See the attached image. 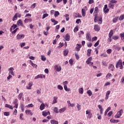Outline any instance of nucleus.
<instances>
[{"mask_svg": "<svg viewBox=\"0 0 124 124\" xmlns=\"http://www.w3.org/2000/svg\"><path fill=\"white\" fill-rule=\"evenodd\" d=\"M17 28V25L16 24H13L10 29V31H11V32L12 33V34H14L15 33H16V32H17V31H18V30H19V28Z\"/></svg>", "mask_w": 124, "mask_h": 124, "instance_id": "obj_1", "label": "nucleus"}, {"mask_svg": "<svg viewBox=\"0 0 124 124\" xmlns=\"http://www.w3.org/2000/svg\"><path fill=\"white\" fill-rule=\"evenodd\" d=\"M94 22L96 23L97 22L98 24L101 25L102 24V17L97 16V15L95 16V18L94 19Z\"/></svg>", "mask_w": 124, "mask_h": 124, "instance_id": "obj_2", "label": "nucleus"}, {"mask_svg": "<svg viewBox=\"0 0 124 124\" xmlns=\"http://www.w3.org/2000/svg\"><path fill=\"white\" fill-rule=\"evenodd\" d=\"M123 114H124V109H121L117 112L116 115H115L114 116V118L115 119H120Z\"/></svg>", "mask_w": 124, "mask_h": 124, "instance_id": "obj_3", "label": "nucleus"}, {"mask_svg": "<svg viewBox=\"0 0 124 124\" xmlns=\"http://www.w3.org/2000/svg\"><path fill=\"white\" fill-rule=\"evenodd\" d=\"M118 1L116 0H111L109 3H108V7L111 9H114V3H117Z\"/></svg>", "mask_w": 124, "mask_h": 124, "instance_id": "obj_4", "label": "nucleus"}, {"mask_svg": "<svg viewBox=\"0 0 124 124\" xmlns=\"http://www.w3.org/2000/svg\"><path fill=\"white\" fill-rule=\"evenodd\" d=\"M119 67H120V69H123V62L121 60H119L116 64V68H119Z\"/></svg>", "mask_w": 124, "mask_h": 124, "instance_id": "obj_5", "label": "nucleus"}, {"mask_svg": "<svg viewBox=\"0 0 124 124\" xmlns=\"http://www.w3.org/2000/svg\"><path fill=\"white\" fill-rule=\"evenodd\" d=\"M86 115H87V119H92L93 118V113L91 109H87L86 111Z\"/></svg>", "mask_w": 124, "mask_h": 124, "instance_id": "obj_6", "label": "nucleus"}, {"mask_svg": "<svg viewBox=\"0 0 124 124\" xmlns=\"http://www.w3.org/2000/svg\"><path fill=\"white\" fill-rule=\"evenodd\" d=\"M54 69L57 72L62 71V66L60 65H55L54 67Z\"/></svg>", "mask_w": 124, "mask_h": 124, "instance_id": "obj_7", "label": "nucleus"}, {"mask_svg": "<svg viewBox=\"0 0 124 124\" xmlns=\"http://www.w3.org/2000/svg\"><path fill=\"white\" fill-rule=\"evenodd\" d=\"M24 38H25V35L24 34H18L16 35V39L17 40H22V39H24Z\"/></svg>", "mask_w": 124, "mask_h": 124, "instance_id": "obj_8", "label": "nucleus"}, {"mask_svg": "<svg viewBox=\"0 0 124 124\" xmlns=\"http://www.w3.org/2000/svg\"><path fill=\"white\" fill-rule=\"evenodd\" d=\"M43 78H45V75L43 74H39L35 77L34 80H36V79H43Z\"/></svg>", "mask_w": 124, "mask_h": 124, "instance_id": "obj_9", "label": "nucleus"}, {"mask_svg": "<svg viewBox=\"0 0 124 124\" xmlns=\"http://www.w3.org/2000/svg\"><path fill=\"white\" fill-rule=\"evenodd\" d=\"M109 10L108 8V5H107V4H105L103 8V11L105 14H107V13H108V12H109Z\"/></svg>", "mask_w": 124, "mask_h": 124, "instance_id": "obj_10", "label": "nucleus"}, {"mask_svg": "<svg viewBox=\"0 0 124 124\" xmlns=\"http://www.w3.org/2000/svg\"><path fill=\"white\" fill-rule=\"evenodd\" d=\"M18 99H16L14 100L13 103V104H14V108H16V109H17L18 108Z\"/></svg>", "mask_w": 124, "mask_h": 124, "instance_id": "obj_11", "label": "nucleus"}, {"mask_svg": "<svg viewBox=\"0 0 124 124\" xmlns=\"http://www.w3.org/2000/svg\"><path fill=\"white\" fill-rule=\"evenodd\" d=\"M9 74H11V75H13V76H14L15 75V74L14 73V68L13 67H10L9 70Z\"/></svg>", "mask_w": 124, "mask_h": 124, "instance_id": "obj_12", "label": "nucleus"}, {"mask_svg": "<svg viewBox=\"0 0 124 124\" xmlns=\"http://www.w3.org/2000/svg\"><path fill=\"white\" fill-rule=\"evenodd\" d=\"M94 30L95 31H100V27H99V25L97 24H95L94 25Z\"/></svg>", "mask_w": 124, "mask_h": 124, "instance_id": "obj_13", "label": "nucleus"}, {"mask_svg": "<svg viewBox=\"0 0 124 124\" xmlns=\"http://www.w3.org/2000/svg\"><path fill=\"white\" fill-rule=\"evenodd\" d=\"M32 85H33L32 82H29L28 83V86H26V89L27 90H31V87H32Z\"/></svg>", "mask_w": 124, "mask_h": 124, "instance_id": "obj_14", "label": "nucleus"}, {"mask_svg": "<svg viewBox=\"0 0 124 124\" xmlns=\"http://www.w3.org/2000/svg\"><path fill=\"white\" fill-rule=\"evenodd\" d=\"M82 47V45L77 44L75 48V50L78 51H80L81 48Z\"/></svg>", "mask_w": 124, "mask_h": 124, "instance_id": "obj_15", "label": "nucleus"}, {"mask_svg": "<svg viewBox=\"0 0 124 124\" xmlns=\"http://www.w3.org/2000/svg\"><path fill=\"white\" fill-rule=\"evenodd\" d=\"M86 39L88 41H91L92 37H91V34H90V33H86Z\"/></svg>", "mask_w": 124, "mask_h": 124, "instance_id": "obj_16", "label": "nucleus"}, {"mask_svg": "<svg viewBox=\"0 0 124 124\" xmlns=\"http://www.w3.org/2000/svg\"><path fill=\"white\" fill-rule=\"evenodd\" d=\"M108 69H110V71H114V70L115 69V66L112 64H109Z\"/></svg>", "mask_w": 124, "mask_h": 124, "instance_id": "obj_17", "label": "nucleus"}, {"mask_svg": "<svg viewBox=\"0 0 124 124\" xmlns=\"http://www.w3.org/2000/svg\"><path fill=\"white\" fill-rule=\"evenodd\" d=\"M111 93V91H108L106 93V97H105V99L106 100H107L108 98H109V95Z\"/></svg>", "mask_w": 124, "mask_h": 124, "instance_id": "obj_18", "label": "nucleus"}, {"mask_svg": "<svg viewBox=\"0 0 124 124\" xmlns=\"http://www.w3.org/2000/svg\"><path fill=\"white\" fill-rule=\"evenodd\" d=\"M42 115L44 117H46L47 115H50V111H44L42 112Z\"/></svg>", "mask_w": 124, "mask_h": 124, "instance_id": "obj_19", "label": "nucleus"}, {"mask_svg": "<svg viewBox=\"0 0 124 124\" xmlns=\"http://www.w3.org/2000/svg\"><path fill=\"white\" fill-rule=\"evenodd\" d=\"M25 113L26 115H30L31 116H32V112H31V110L30 109L26 110Z\"/></svg>", "mask_w": 124, "mask_h": 124, "instance_id": "obj_20", "label": "nucleus"}, {"mask_svg": "<svg viewBox=\"0 0 124 124\" xmlns=\"http://www.w3.org/2000/svg\"><path fill=\"white\" fill-rule=\"evenodd\" d=\"M110 123H112V124H116L117 123H119L120 122V120H115V119H111L110 120Z\"/></svg>", "mask_w": 124, "mask_h": 124, "instance_id": "obj_21", "label": "nucleus"}, {"mask_svg": "<svg viewBox=\"0 0 124 124\" xmlns=\"http://www.w3.org/2000/svg\"><path fill=\"white\" fill-rule=\"evenodd\" d=\"M18 19V13H16L14 16L13 17L12 21L14 22V21H16Z\"/></svg>", "mask_w": 124, "mask_h": 124, "instance_id": "obj_22", "label": "nucleus"}, {"mask_svg": "<svg viewBox=\"0 0 124 124\" xmlns=\"http://www.w3.org/2000/svg\"><path fill=\"white\" fill-rule=\"evenodd\" d=\"M17 25L18 26H21V27H24V25H23V22L22 21V20L19 19L17 22Z\"/></svg>", "mask_w": 124, "mask_h": 124, "instance_id": "obj_23", "label": "nucleus"}, {"mask_svg": "<svg viewBox=\"0 0 124 124\" xmlns=\"http://www.w3.org/2000/svg\"><path fill=\"white\" fill-rule=\"evenodd\" d=\"M66 110V107H64L59 109V113H63V112H64V111H65Z\"/></svg>", "mask_w": 124, "mask_h": 124, "instance_id": "obj_24", "label": "nucleus"}, {"mask_svg": "<svg viewBox=\"0 0 124 124\" xmlns=\"http://www.w3.org/2000/svg\"><path fill=\"white\" fill-rule=\"evenodd\" d=\"M58 102V97L55 96L53 97V100L52 101V104H55Z\"/></svg>", "mask_w": 124, "mask_h": 124, "instance_id": "obj_25", "label": "nucleus"}, {"mask_svg": "<svg viewBox=\"0 0 124 124\" xmlns=\"http://www.w3.org/2000/svg\"><path fill=\"white\" fill-rule=\"evenodd\" d=\"M44 109H45V105L44 103H42L40 106V109L42 111L43 110H44Z\"/></svg>", "mask_w": 124, "mask_h": 124, "instance_id": "obj_26", "label": "nucleus"}, {"mask_svg": "<svg viewBox=\"0 0 124 124\" xmlns=\"http://www.w3.org/2000/svg\"><path fill=\"white\" fill-rule=\"evenodd\" d=\"M93 60V58L92 57H89L86 61V62L87 64H90V63L91 62L92 60Z\"/></svg>", "mask_w": 124, "mask_h": 124, "instance_id": "obj_27", "label": "nucleus"}, {"mask_svg": "<svg viewBox=\"0 0 124 124\" xmlns=\"http://www.w3.org/2000/svg\"><path fill=\"white\" fill-rule=\"evenodd\" d=\"M5 107H6V108H9V109H11V110H13V108H14L13 107V106H10V105H8L7 104H6L5 105Z\"/></svg>", "mask_w": 124, "mask_h": 124, "instance_id": "obj_28", "label": "nucleus"}, {"mask_svg": "<svg viewBox=\"0 0 124 124\" xmlns=\"http://www.w3.org/2000/svg\"><path fill=\"white\" fill-rule=\"evenodd\" d=\"M32 21L31 18H25L24 20V23H31Z\"/></svg>", "mask_w": 124, "mask_h": 124, "instance_id": "obj_29", "label": "nucleus"}, {"mask_svg": "<svg viewBox=\"0 0 124 124\" xmlns=\"http://www.w3.org/2000/svg\"><path fill=\"white\" fill-rule=\"evenodd\" d=\"M65 39L66 41H69V40H70V36H69L68 34H66Z\"/></svg>", "mask_w": 124, "mask_h": 124, "instance_id": "obj_30", "label": "nucleus"}, {"mask_svg": "<svg viewBox=\"0 0 124 124\" xmlns=\"http://www.w3.org/2000/svg\"><path fill=\"white\" fill-rule=\"evenodd\" d=\"M81 14L83 17H85V16H86V10L85 9H82Z\"/></svg>", "mask_w": 124, "mask_h": 124, "instance_id": "obj_31", "label": "nucleus"}, {"mask_svg": "<svg viewBox=\"0 0 124 124\" xmlns=\"http://www.w3.org/2000/svg\"><path fill=\"white\" fill-rule=\"evenodd\" d=\"M78 93L81 94H83V93H84V89L83 88H79Z\"/></svg>", "mask_w": 124, "mask_h": 124, "instance_id": "obj_32", "label": "nucleus"}, {"mask_svg": "<svg viewBox=\"0 0 124 124\" xmlns=\"http://www.w3.org/2000/svg\"><path fill=\"white\" fill-rule=\"evenodd\" d=\"M50 124H59V122H58L55 120H50Z\"/></svg>", "mask_w": 124, "mask_h": 124, "instance_id": "obj_33", "label": "nucleus"}, {"mask_svg": "<svg viewBox=\"0 0 124 124\" xmlns=\"http://www.w3.org/2000/svg\"><path fill=\"white\" fill-rule=\"evenodd\" d=\"M110 110H111V107H109L106 110V111H105V112L104 115H105V116H107V113H108V112H109V111H110Z\"/></svg>", "mask_w": 124, "mask_h": 124, "instance_id": "obj_34", "label": "nucleus"}, {"mask_svg": "<svg viewBox=\"0 0 124 124\" xmlns=\"http://www.w3.org/2000/svg\"><path fill=\"white\" fill-rule=\"evenodd\" d=\"M30 62H31V66H32L33 67H34V68H37V65H36V64L33 63L32 62L31 60H30Z\"/></svg>", "mask_w": 124, "mask_h": 124, "instance_id": "obj_35", "label": "nucleus"}, {"mask_svg": "<svg viewBox=\"0 0 124 124\" xmlns=\"http://www.w3.org/2000/svg\"><path fill=\"white\" fill-rule=\"evenodd\" d=\"M112 77V74H110V73H108L106 77V78L107 79V80H108V79H110V77Z\"/></svg>", "mask_w": 124, "mask_h": 124, "instance_id": "obj_36", "label": "nucleus"}, {"mask_svg": "<svg viewBox=\"0 0 124 124\" xmlns=\"http://www.w3.org/2000/svg\"><path fill=\"white\" fill-rule=\"evenodd\" d=\"M75 17H76L77 18H82V16H81V14L77 13L75 14Z\"/></svg>", "mask_w": 124, "mask_h": 124, "instance_id": "obj_37", "label": "nucleus"}, {"mask_svg": "<svg viewBox=\"0 0 124 124\" xmlns=\"http://www.w3.org/2000/svg\"><path fill=\"white\" fill-rule=\"evenodd\" d=\"M51 21L52 23H54V25H57V24H58V23H59V22H58L57 21H56V20H55V19L54 18H51Z\"/></svg>", "mask_w": 124, "mask_h": 124, "instance_id": "obj_38", "label": "nucleus"}, {"mask_svg": "<svg viewBox=\"0 0 124 124\" xmlns=\"http://www.w3.org/2000/svg\"><path fill=\"white\" fill-rule=\"evenodd\" d=\"M91 53H92V49H89L87 50V55L88 57H90L91 56Z\"/></svg>", "mask_w": 124, "mask_h": 124, "instance_id": "obj_39", "label": "nucleus"}, {"mask_svg": "<svg viewBox=\"0 0 124 124\" xmlns=\"http://www.w3.org/2000/svg\"><path fill=\"white\" fill-rule=\"evenodd\" d=\"M53 111L54 112H55V113H56L57 114H58L59 112V108L57 107H55L53 109Z\"/></svg>", "mask_w": 124, "mask_h": 124, "instance_id": "obj_40", "label": "nucleus"}, {"mask_svg": "<svg viewBox=\"0 0 124 124\" xmlns=\"http://www.w3.org/2000/svg\"><path fill=\"white\" fill-rule=\"evenodd\" d=\"M87 93L88 94L89 96H92L93 95V92H92V91L91 90H88L87 92Z\"/></svg>", "mask_w": 124, "mask_h": 124, "instance_id": "obj_41", "label": "nucleus"}, {"mask_svg": "<svg viewBox=\"0 0 124 124\" xmlns=\"http://www.w3.org/2000/svg\"><path fill=\"white\" fill-rule=\"evenodd\" d=\"M124 19V14L121 15L119 17V21H123Z\"/></svg>", "mask_w": 124, "mask_h": 124, "instance_id": "obj_42", "label": "nucleus"}, {"mask_svg": "<svg viewBox=\"0 0 124 124\" xmlns=\"http://www.w3.org/2000/svg\"><path fill=\"white\" fill-rule=\"evenodd\" d=\"M121 40L124 42V32L120 33V34Z\"/></svg>", "mask_w": 124, "mask_h": 124, "instance_id": "obj_43", "label": "nucleus"}, {"mask_svg": "<svg viewBox=\"0 0 124 124\" xmlns=\"http://www.w3.org/2000/svg\"><path fill=\"white\" fill-rule=\"evenodd\" d=\"M119 19L118 17H115L113 19L112 22L113 23H117L118 22V19Z\"/></svg>", "mask_w": 124, "mask_h": 124, "instance_id": "obj_44", "label": "nucleus"}, {"mask_svg": "<svg viewBox=\"0 0 124 124\" xmlns=\"http://www.w3.org/2000/svg\"><path fill=\"white\" fill-rule=\"evenodd\" d=\"M113 30H111L108 34V36L109 38H111L113 35Z\"/></svg>", "mask_w": 124, "mask_h": 124, "instance_id": "obj_45", "label": "nucleus"}, {"mask_svg": "<svg viewBox=\"0 0 124 124\" xmlns=\"http://www.w3.org/2000/svg\"><path fill=\"white\" fill-rule=\"evenodd\" d=\"M57 89H58V90H60L61 91H62V90H63V87H62L61 85H58L57 86Z\"/></svg>", "mask_w": 124, "mask_h": 124, "instance_id": "obj_46", "label": "nucleus"}, {"mask_svg": "<svg viewBox=\"0 0 124 124\" xmlns=\"http://www.w3.org/2000/svg\"><path fill=\"white\" fill-rule=\"evenodd\" d=\"M36 3H33L32 5H31V9H33L35 8V7H36Z\"/></svg>", "mask_w": 124, "mask_h": 124, "instance_id": "obj_47", "label": "nucleus"}, {"mask_svg": "<svg viewBox=\"0 0 124 124\" xmlns=\"http://www.w3.org/2000/svg\"><path fill=\"white\" fill-rule=\"evenodd\" d=\"M64 89L66 92H70V88H67V86H64Z\"/></svg>", "mask_w": 124, "mask_h": 124, "instance_id": "obj_48", "label": "nucleus"}, {"mask_svg": "<svg viewBox=\"0 0 124 124\" xmlns=\"http://www.w3.org/2000/svg\"><path fill=\"white\" fill-rule=\"evenodd\" d=\"M33 106H34L33 104H29L28 105H27L26 106V107H27V108H31L33 107Z\"/></svg>", "mask_w": 124, "mask_h": 124, "instance_id": "obj_49", "label": "nucleus"}, {"mask_svg": "<svg viewBox=\"0 0 124 124\" xmlns=\"http://www.w3.org/2000/svg\"><path fill=\"white\" fill-rule=\"evenodd\" d=\"M23 93H20L18 95V99L21 100L22 99V97H23Z\"/></svg>", "mask_w": 124, "mask_h": 124, "instance_id": "obj_50", "label": "nucleus"}, {"mask_svg": "<svg viewBox=\"0 0 124 124\" xmlns=\"http://www.w3.org/2000/svg\"><path fill=\"white\" fill-rule=\"evenodd\" d=\"M119 36L116 35V36H113L112 37V39H113L114 40H118V39H119Z\"/></svg>", "mask_w": 124, "mask_h": 124, "instance_id": "obj_51", "label": "nucleus"}, {"mask_svg": "<svg viewBox=\"0 0 124 124\" xmlns=\"http://www.w3.org/2000/svg\"><path fill=\"white\" fill-rule=\"evenodd\" d=\"M68 54V50L66 49L64 50L63 51V55L64 56H67V55Z\"/></svg>", "mask_w": 124, "mask_h": 124, "instance_id": "obj_52", "label": "nucleus"}, {"mask_svg": "<svg viewBox=\"0 0 124 124\" xmlns=\"http://www.w3.org/2000/svg\"><path fill=\"white\" fill-rule=\"evenodd\" d=\"M68 84V81H65L62 83V85H64V87L67 86Z\"/></svg>", "mask_w": 124, "mask_h": 124, "instance_id": "obj_53", "label": "nucleus"}, {"mask_svg": "<svg viewBox=\"0 0 124 124\" xmlns=\"http://www.w3.org/2000/svg\"><path fill=\"white\" fill-rule=\"evenodd\" d=\"M83 34H84V31H81L80 32L78 33V35L79 37H81V36H82V35H83Z\"/></svg>", "mask_w": 124, "mask_h": 124, "instance_id": "obj_54", "label": "nucleus"}, {"mask_svg": "<svg viewBox=\"0 0 124 124\" xmlns=\"http://www.w3.org/2000/svg\"><path fill=\"white\" fill-rule=\"evenodd\" d=\"M48 16H49L48 14H44L43 15L42 19H45V18H46V17H48Z\"/></svg>", "mask_w": 124, "mask_h": 124, "instance_id": "obj_55", "label": "nucleus"}, {"mask_svg": "<svg viewBox=\"0 0 124 124\" xmlns=\"http://www.w3.org/2000/svg\"><path fill=\"white\" fill-rule=\"evenodd\" d=\"M58 15H60L59 11H56L54 14L55 17H58Z\"/></svg>", "mask_w": 124, "mask_h": 124, "instance_id": "obj_56", "label": "nucleus"}, {"mask_svg": "<svg viewBox=\"0 0 124 124\" xmlns=\"http://www.w3.org/2000/svg\"><path fill=\"white\" fill-rule=\"evenodd\" d=\"M41 60L43 62H45V61H46V57H45V56H44V55H42L41 56Z\"/></svg>", "mask_w": 124, "mask_h": 124, "instance_id": "obj_57", "label": "nucleus"}, {"mask_svg": "<svg viewBox=\"0 0 124 124\" xmlns=\"http://www.w3.org/2000/svg\"><path fill=\"white\" fill-rule=\"evenodd\" d=\"M99 45V40H98L94 45V47H97Z\"/></svg>", "mask_w": 124, "mask_h": 124, "instance_id": "obj_58", "label": "nucleus"}, {"mask_svg": "<svg viewBox=\"0 0 124 124\" xmlns=\"http://www.w3.org/2000/svg\"><path fill=\"white\" fill-rule=\"evenodd\" d=\"M120 82H121V84H122V85H124V77L122 78Z\"/></svg>", "mask_w": 124, "mask_h": 124, "instance_id": "obj_59", "label": "nucleus"}, {"mask_svg": "<svg viewBox=\"0 0 124 124\" xmlns=\"http://www.w3.org/2000/svg\"><path fill=\"white\" fill-rule=\"evenodd\" d=\"M116 50L117 51H120L121 50V47L119 46H115Z\"/></svg>", "mask_w": 124, "mask_h": 124, "instance_id": "obj_60", "label": "nucleus"}, {"mask_svg": "<svg viewBox=\"0 0 124 124\" xmlns=\"http://www.w3.org/2000/svg\"><path fill=\"white\" fill-rule=\"evenodd\" d=\"M9 76L7 77V80H10L11 78H12V76H11L10 74H8Z\"/></svg>", "mask_w": 124, "mask_h": 124, "instance_id": "obj_61", "label": "nucleus"}, {"mask_svg": "<svg viewBox=\"0 0 124 124\" xmlns=\"http://www.w3.org/2000/svg\"><path fill=\"white\" fill-rule=\"evenodd\" d=\"M97 12H98V7H96L94 8V13H97Z\"/></svg>", "mask_w": 124, "mask_h": 124, "instance_id": "obj_62", "label": "nucleus"}, {"mask_svg": "<svg viewBox=\"0 0 124 124\" xmlns=\"http://www.w3.org/2000/svg\"><path fill=\"white\" fill-rule=\"evenodd\" d=\"M107 54H111L112 53V49H108L107 50Z\"/></svg>", "mask_w": 124, "mask_h": 124, "instance_id": "obj_63", "label": "nucleus"}, {"mask_svg": "<svg viewBox=\"0 0 124 124\" xmlns=\"http://www.w3.org/2000/svg\"><path fill=\"white\" fill-rule=\"evenodd\" d=\"M9 115H10V113L9 112H4V116H9Z\"/></svg>", "mask_w": 124, "mask_h": 124, "instance_id": "obj_64", "label": "nucleus"}]
</instances>
